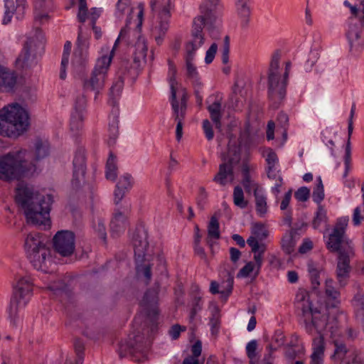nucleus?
<instances>
[{
	"label": "nucleus",
	"mask_w": 364,
	"mask_h": 364,
	"mask_svg": "<svg viewBox=\"0 0 364 364\" xmlns=\"http://www.w3.org/2000/svg\"><path fill=\"white\" fill-rule=\"evenodd\" d=\"M250 171L249 164L244 162L242 165V179L241 183L247 193H251L252 191L255 193V191H258V184L251 179Z\"/></svg>",
	"instance_id": "32"
},
{
	"label": "nucleus",
	"mask_w": 364,
	"mask_h": 364,
	"mask_svg": "<svg viewBox=\"0 0 364 364\" xmlns=\"http://www.w3.org/2000/svg\"><path fill=\"white\" fill-rule=\"evenodd\" d=\"M313 247V242L309 238H305L299 247V252L300 254H306L311 251Z\"/></svg>",
	"instance_id": "60"
},
{
	"label": "nucleus",
	"mask_w": 364,
	"mask_h": 364,
	"mask_svg": "<svg viewBox=\"0 0 364 364\" xmlns=\"http://www.w3.org/2000/svg\"><path fill=\"white\" fill-rule=\"evenodd\" d=\"M34 46L35 43L33 38H29L26 41L21 53L16 60V67L24 69L33 65L36 58V55L33 51Z\"/></svg>",
	"instance_id": "22"
},
{
	"label": "nucleus",
	"mask_w": 364,
	"mask_h": 364,
	"mask_svg": "<svg viewBox=\"0 0 364 364\" xmlns=\"http://www.w3.org/2000/svg\"><path fill=\"white\" fill-rule=\"evenodd\" d=\"M363 28V26L358 23L350 22L349 23L346 37L350 46V52L353 55H358L363 50L364 40L360 36Z\"/></svg>",
	"instance_id": "19"
},
{
	"label": "nucleus",
	"mask_w": 364,
	"mask_h": 364,
	"mask_svg": "<svg viewBox=\"0 0 364 364\" xmlns=\"http://www.w3.org/2000/svg\"><path fill=\"white\" fill-rule=\"evenodd\" d=\"M79 8L77 18L79 22L84 23L86 21L87 16V3L86 0H78Z\"/></svg>",
	"instance_id": "54"
},
{
	"label": "nucleus",
	"mask_w": 364,
	"mask_h": 364,
	"mask_svg": "<svg viewBox=\"0 0 364 364\" xmlns=\"http://www.w3.org/2000/svg\"><path fill=\"white\" fill-rule=\"evenodd\" d=\"M299 235L300 233H298L297 228H291L283 235L281 246L286 254L290 255L294 252L296 240L299 239Z\"/></svg>",
	"instance_id": "30"
},
{
	"label": "nucleus",
	"mask_w": 364,
	"mask_h": 364,
	"mask_svg": "<svg viewBox=\"0 0 364 364\" xmlns=\"http://www.w3.org/2000/svg\"><path fill=\"white\" fill-rule=\"evenodd\" d=\"M15 200L24 210L28 223L43 225L45 229L50 227V212L53 202L50 194H35L31 188L20 185L16 190Z\"/></svg>",
	"instance_id": "2"
},
{
	"label": "nucleus",
	"mask_w": 364,
	"mask_h": 364,
	"mask_svg": "<svg viewBox=\"0 0 364 364\" xmlns=\"http://www.w3.org/2000/svg\"><path fill=\"white\" fill-rule=\"evenodd\" d=\"M72 43L70 41H66L64 44L63 53L62 56V64L64 66L65 65H68L69 63V55L71 51Z\"/></svg>",
	"instance_id": "59"
},
{
	"label": "nucleus",
	"mask_w": 364,
	"mask_h": 364,
	"mask_svg": "<svg viewBox=\"0 0 364 364\" xmlns=\"http://www.w3.org/2000/svg\"><path fill=\"white\" fill-rule=\"evenodd\" d=\"M351 303L356 317L364 322V294L360 291L357 292L354 295Z\"/></svg>",
	"instance_id": "36"
},
{
	"label": "nucleus",
	"mask_w": 364,
	"mask_h": 364,
	"mask_svg": "<svg viewBox=\"0 0 364 364\" xmlns=\"http://www.w3.org/2000/svg\"><path fill=\"white\" fill-rule=\"evenodd\" d=\"M33 284L30 277L20 278L14 287L7 311L11 321L14 324L19 310L28 304L33 295Z\"/></svg>",
	"instance_id": "12"
},
{
	"label": "nucleus",
	"mask_w": 364,
	"mask_h": 364,
	"mask_svg": "<svg viewBox=\"0 0 364 364\" xmlns=\"http://www.w3.org/2000/svg\"><path fill=\"white\" fill-rule=\"evenodd\" d=\"M203 129L206 139L208 141H211L214 137V132L213 129V126L208 119H205L203 121Z\"/></svg>",
	"instance_id": "57"
},
{
	"label": "nucleus",
	"mask_w": 364,
	"mask_h": 364,
	"mask_svg": "<svg viewBox=\"0 0 364 364\" xmlns=\"http://www.w3.org/2000/svg\"><path fill=\"white\" fill-rule=\"evenodd\" d=\"M176 73L177 70L176 66L171 60H168L167 80L168 82L171 90L170 101L173 111V117H174V119L176 122H178V121L183 122V120L185 118L186 110H185V106L183 107H179V103L176 99L178 85V82L176 80Z\"/></svg>",
	"instance_id": "14"
},
{
	"label": "nucleus",
	"mask_w": 364,
	"mask_h": 364,
	"mask_svg": "<svg viewBox=\"0 0 364 364\" xmlns=\"http://www.w3.org/2000/svg\"><path fill=\"white\" fill-rule=\"evenodd\" d=\"M265 161L267 164V167H275L276 164L279 162V159L275 151L272 149L268 148L267 149L265 150Z\"/></svg>",
	"instance_id": "49"
},
{
	"label": "nucleus",
	"mask_w": 364,
	"mask_h": 364,
	"mask_svg": "<svg viewBox=\"0 0 364 364\" xmlns=\"http://www.w3.org/2000/svg\"><path fill=\"white\" fill-rule=\"evenodd\" d=\"M146 345L143 338L139 335L133 337L129 336V341L125 344L121 343L119 349V354L121 358L128 354L134 355L138 353H143L145 350Z\"/></svg>",
	"instance_id": "21"
},
{
	"label": "nucleus",
	"mask_w": 364,
	"mask_h": 364,
	"mask_svg": "<svg viewBox=\"0 0 364 364\" xmlns=\"http://www.w3.org/2000/svg\"><path fill=\"white\" fill-rule=\"evenodd\" d=\"M350 137L348 135V139L345 147V154L343 156L344 165H345V171L343 173V177H346L348 174L349 171L350 170V164H351V143H350Z\"/></svg>",
	"instance_id": "43"
},
{
	"label": "nucleus",
	"mask_w": 364,
	"mask_h": 364,
	"mask_svg": "<svg viewBox=\"0 0 364 364\" xmlns=\"http://www.w3.org/2000/svg\"><path fill=\"white\" fill-rule=\"evenodd\" d=\"M146 318L154 325L156 324L159 316V287L149 289L139 303Z\"/></svg>",
	"instance_id": "15"
},
{
	"label": "nucleus",
	"mask_w": 364,
	"mask_h": 364,
	"mask_svg": "<svg viewBox=\"0 0 364 364\" xmlns=\"http://www.w3.org/2000/svg\"><path fill=\"white\" fill-rule=\"evenodd\" d=\"M348 221V216L338 218L326 242L327 249L338 254L336 277L341 287L348 283L350 270V257L353 255L352 241L346 236Z\"/></svg>",
	"instance_id": "3"
},
{
	"label": "nucleus",
	"mask_w": 364,
	"mask_h": 364,
	"mask_svg": "<svg viewBox=\"0 0 364 364\" xmlns=\"http://www.w3.org/2000/svg\"><path fill=\"white\" fill-rule=\"evenodd\" d=\"M149 6L155 18L152 34L156 43L161 45L169 28L171 11L174 7V0H150Z\"/></svg>",
	"instance_id": "11"
},
{
	"label": "nucleus",
	"mask_w": 364,
	"mask_h": 364,
	"mask_svg": "<svg viewBox=\"0 0 364 364\" xmlns=\"http://www.w3.org/2000/svg\"><path fill=\"white\" fill-rule=\"evenodd\" d=\"M254 268V263L252 262H249L239 271L237 277H247L253 271Z\"/></svg>",
	"instance_id": "63"
},
{
	"label": "nucleus",
	"mask_w": 364,
	"mask_h": 364,
	"mask_svg": "<svg viewBox=\"0 0 364 364\" xmlns=\"http://www.w3.org/2000/svg\"><path fill=\"white\" fill-rule=\"evenodd\" d=\"M218 49V46L215 43H213L208 50L206 51L205 62L207 64H210L214 60L215 55L216 54Z\"/></svg>",
	"instance_id": "58"
},
{
	"label": "nucleus",
	"mask_w": 364,
	"mask_h": 364,
	"mask_svg": "<svg viewBox=\"0 0 364 364\" xmlns=\"http://www.w3.org/2000/svg\"><path fill=\"white\" fill-rule=\"evenodd\" d=\"M82 28L80 26L78 28V35L77 39V47L75 48L72 64L76 67H84L87 61L88 53L85 47L81 46L82 44Z\"/></svg>",
	"instance_id": "28"
},
{
	"label": "nucleus",
	"mask_w": 364,
	"mask_h": 364,
	"mask_svg": "<svg viewBox=\"0 0 364 364\" xmlns=\"http://www.w3.org/2000/svg\"><path fill=\"white\" fill-rule=\"evenodd\" d=\"M119 110L118 107H114L109 115V139L107 143L109 146H112L115 144L116 139L119 135Z\"/></svg>",
	"instance_id": "29"
},
{
	"label": "nucleus",
	"mask_w": 364,
	"mask_h": 364,
	"mask_svg": "<svg viewBox=\"0 0 364 364\" xmlns=\"http://www.w3.org/2000/svg\"><path fill=\"white\" fill-rule=\"evenodd\" d=\"M27 256L33 267L46 272L48 263L52 262L50 250L46 246L45 239L39 232H30L25 240Z\"/></svg>",
	"instance_id": "9"
},
{
	"label": "nucleus",
	"mask_w": 364,
	"mask_h": 364,
	"mask_svg": "<svg viewBox=\"0 0 364 364\" xmlns=\"http://www.w3.org/2000/svg\"><path fill=\"white\" fill-rule=\"evenodd\" d=\"M323 321L326 322L323 332L320 331V355L324 351V336H329L333 339L332 342L335 348L333 354L331 357L334 364H355L357 356L354 352L349 350L345 343L336 338L341 335L337 318L334 316H322L320 317V323Z\"/></svg>",
	"instance_id": "6"
},
{
	"label": "nucleus",
	"mask_w": 364,
	"mask_h": 364,
	"mask_svg": "<svg viewBox=\"0 0 364 364\" xmlns=\"http://www.w3.org/2000/svg\"><path fill=\"white\" fill-rule=\"evenodd\" d=\"M220 314L218 310H215L212 316L210 318L209 325L210 326L211 333L215 335L217 334L219 331L220 328Z\"/></svg>",
	"instance_id": "46"
},
{
	"label": "nucleus",
	"mask_w": 364,
	"mask_h": 364,
	"mask_svg": "<svg viewBox=\"0 0 364 364\" xmlns=\"http://www.w3.org/2000/svg\"><path fill=\"white\" fill-rule=\"evenodd\" d=\"M234 179L233 159H229L227 162L219 165V170L213 178L216 183L225 186L232 183Z\"/></svg>",
	"instance_id": "23"
},
{
	"label": "nucleus",
	"mask_w": 364,
	"mask_h": 364,
	"mask_svg": "<svg viewBox=\"0 0 364 364\" xmlns=\"http://www.w3.org/2000/svg\"><path fill=\"white\" fill-rule=\"evenodd\" d=\"M74 348L77 355L75 364H82L84 350V345L80 339L75 340L74 343Z\"/></svg>",
	"instance_id": "53"
},
{
	"label": "nucleus",
	"mask_w": 364,
	"mask_h": 364,
	"mask_svg": "<svg viewBox=\"0 0 364 364\" xmlns=\"http://www.w3.org/2000/svg\"><path fill=\"white\" fill-rule=\"evenodd\" d=\"M325 302L326 308H336L340 304L341 293L337 284L332 279L325 282Z\"/></svg>",
	"instance_id": "25"
},
{
	"label": "nucleus",
	"mask_w": 364,
	"mask_h": 364,
	"mask_svg": "<svg viewBox=\"0 0 364 364\" xmlns=\"http://www.w3.org/2000/svg\"><path fill=\"white\" fill-rule=\"evenodd\" d=\"M48 289L53 291L55 294H63L66 293L68 290V286L64 282L58 280L49 284L48 286Z\"/></svg>",
	"instance_id": "47"
},
{
	"label": "nucleus",
	"mask_w": 364,
	"mask_h": 364,
	"mask_svg": "<svg viewBox=\"0 0 364 364\" xmlns=\"http://www.w3.org/2000/svg\"><path fill=\"white\" fill-rule=\"evenodd\" d=\"M203 18H198L194 21L192 30L193 39L186 45V77L191 81L193 86L202 87L197 68L193 64L196 50L203 44L204 37L202 34Z\"/></svg>",
	"instance_id": "10"
},
{
	"label": "nucleus",
	"mask_w": 364,
	"mask_h": 364,
	"mask_svg": "<svg viewBox=\"0 0 364 364\" xmlns=\"http://www.w3.org/2000/svg\"><path fill=\"white\" fill-rule=\"evenodd\" d=\"M257 348V342L256 340H252L246 346L247 356L250 359V364H255L253 360L256 357V350Z\"/></svg>",
	"instance_id": "48"
},
{
	"label": "nucleus",
	"mask_w": 364,
	"mask_h": 364,
	"mask_svg": "<svg viewBox=\"0 0 364 364\" xmlns=\"http://www.w3.org/2000/svg\"><path fill=\"white\" fill-rule=\"evenodd\" d=\"M35 19L43 21L48 18L46 11L51 10L53 7V0H33Z\"/></svg>",
	"instance_id": "31"
},
{
	"label": "nucleus",
	"mask_w": 364,
	"mask_h": 364,
	"mask_svg": "<svg viewBox=\"0 0 364 364\" xmlns=\"http://www.w3.org/2000/svg\"><path fill=\"white\" fill-rule=\"evenodd\" d=\"M235 7L238 16L242 19V24L246 26L251 14L250 1L235 2Z\"/></svg>",
	"instance_id": "38"
},
{
	"label": "nucleus",
	"mask_w": 364,
	"mask_h": 364,
	"mask_svg": "<svg viewBox=\"0 0 364 364\" xmlns=\"http://www.w3.org/2000/svg\"><path fill=\"white\" fill-rule=\"evenodd\" d=\"M254 196L256 211L260 217H263L267 212V198L262 193H259V191H255Z\"/></svg>",
	"instance_id": "41"
},
{
	"label": "nucleus",
	"mask_w": 364,
	"mask_h": 364,
	"mask_svg": "<svg viewBox=\"0 0 364 364\" xmlns=\"http://www.w3.org/2000/svg\"><path fill=\"white\" fill-rule=\"evenodd\" d=\"M280 57L279 50L272 54L268 71V97L274 109L279 108L286 97L288 78L291 68V62H286L285 70L282 78L279 71Z\"/></svg>",
	"instance_id": "5"
},
{
	"label": "nucleus",
	"mask_w": 364,
	"mask_h": 364,
	"mask_svg": "<svg viewBox=\"0 0 364 364\" xmlns=\"http://www.w3.org/2000/svg\"><path fill=\"white\" fill-rule=\"evenodd\" d=\"M127 8L128 4L127 2H123L122 0H119L116 4V16L119 18H122Z\"/></svg>",
	"instance_id": "64"
},
{
	"label": "nucleus",
	"mask_w": 364,
	"mask_h": 364,
	"mask_svg": "<svg viewBox=\"0 0 364 364\" xmlns=\"http://www.w3.org/2000/svg\"><path fill=\"white\" fill-rule=\"evenodd\" d=\"M116 161V156L110 152L106 164L105 177L107 180L112 181H114L117 177Z\"/></svg>",
	"instance_id": "39"
},
{
	"label": "nucleus",
	"mask_w": 364,
	"mask_h": 364,
	"mask_svg": "<svg viewBox=\"0 0 364 364\" xmlns=\"http://www.w3.org/2000/svg\"><path fill=\"white\" fill-rule=\"evenodd\" d=\"M29 126L27 112L18 104L4 107L0 110V134L9 137H17Z\"/></svg>",
	"instance_id": "7"
},
{
	"label": "nucleus",
	"mask_w": 364,
	"mask_h": 364,
	"mask_svg": "<svg viewBox=\"0 0 364 364\" xmlns=\"http://www.w3.org/2000/svg\"><path fill=\"white\" fill-rule=\"evenodd\" d=\"M73 178L71 181L72 186L77 189L80 187L82 182L85 181L86 172V157L85 151L82 148H79L75 153L73 161Z\"/></svg>",
	"instance_id": "17"
},
{
	"label": "nucleus",
	"mask_w": 364,
	"mask_h": 364,
	"mask_svg": "<svg viewBox=\"0 0 364 364\" xmlns=\"http://www.w3.org/2000/svg\"><path fill=\"white\" fill-rule=\"evenodd\" d=\"M252 234L253 235V237H256L259 241H263L267 237L269 232L263 224L255 223L252 226Z\"/></svg>",
	"instance_id": "44"
},
{
	"label": "nucleus",
	"mask_w": 364,
	"mask_h": 364,
	"mask_svg": "<svg viewBox=\"0 0 364 364\" xmlns=\"http://www.w3.org/2000/svg\"><path fill=\"white\" fill-rule=\"evenodd\" d=\"M308 272L313 286V290L309 292L304 289L297 291L295 300L301 304L303 315L305 318V328L309 334L313 335L318 332L316 314H318L317 304H318V269L316 265L309 261L307 264Z\"/></svg>",
	"instance_id": "4"
},
{
	"label": "nucleus",
	"mask_w": 364,
	"mask_h": 364,
	"mask_svg": "<svg viewBox=\"0 0 364 364\" xmlns=\"http://www.w3.org/2000/svg\"><path fill=\"white\" fill-rule=\"evenodd\" d=\"M50 144L48 141L38 139L35 143V157L33 160L38 161L46 158L49 154Z\"/></svg>",
	"instance_id": "37"
},
{
	"label": "nucleus",
	"mask_w": 364,
	"mask_h": 364,
	"mask_svg": "<svg viewBox=\"0 0 364 364\" xmlns=\"http://www.w3.org/2000/svg\"><path fill=\"white\" fill-rule=\"evenodd\" d=\"M210 117L215 124L216 128H220L223 116L221 100L216 98L212 104L207 107Z\"/></svg>",
	"instance_id": "33"
},
{
	"label": "nucleus",
	"mask_w": 364,
	"mask_h": 364,
	"mask_svg": "<svg viewBox=\"0 0 364 364\" xmlns=\"http://www.w3.org/2000/svg\"><path fill=\"white\" fill-rule=\"evenodd\" d=\"M203 302L200 296H196L192 299L191 301V308L190 311V320L193 321L196 318V316L198 312H200L203 309Z\"/></svg>",
	"instance_id": "45"
},
{
	"label": "nucleus",
	"mask_w": 364,
	"mask_h": 364,
	"mask_svg": "<svg viewBox=\"0 0 364 364\" xmlns=\"http://www.w3.org/2000/svg\"><path fill=\"white\" fill-rule=\"evenodd\" d=\"M201 16H197L194 18L193 21L198 18H203L202 29L205 25V21L215 20L222 15L223 11V5L220 0H205V1L200 6ZM194 22H193V26Z\"/></svg>",
	"instance_id": "20"
},
{
	"label": "nucleus",
	"mask_w": 364,
	"mask_h": 364,
	"mask_svg": "<svg viewBox=\"0 0 364 364\" xmlns=\"http://www.w3.org/2000/svg\"><path fill=\"white\" fill-rule=\"evenodd\" d=\"M53 249L62 257L71 256L75 249V235L70 230L58 231L53 238Z\"/></svg>",
	"instance_id": "16"
},
{
	"label": "nucleus",
	"mask_w": 364,
	"mask_h": 364,
	"mask_svg": "<svg viewBox=\"0 0 364 364\" xmlns=\"http://www.w3.org/2000/svg\"><path fill=\"white\" fill-rule=\"evenodd\" d=\"M186 330V326H182L179 324H175L170 328L168 334L173 340H176L179 338L181 333L182 331H185Z\"/></svg>",
	"instance_id": "56"
},
{
	"label": "nucleus",
	"mask_w": 364,
	"mask_h": 364,
	"mask_svg": "<svg viewBox=\"0 0 364 364\" xmlns=\"http://www.w3.org/2000/svg\"><path fill=\"white\" fill-rule=\"evenodd\" d=\"M207 199V193L203 187L199 188L197 197V205L200 209H203Z\"/></svg>",
	"instance_id": "61"
},
{
	"label": "nucleus",
	"mask_w": 364,
	"mask_h": 364,
	"mask_svg": "<svg viewBox=\"0 0 364 364\" xmlns=\"http://www.w3.org/2000/svg\"><path fill=\"white\" fill-rule=\"evenodd\" d=\"M85 107V99L84 97L76 99L74 106V111L70 117V129L73 132H77L82 128L83 112Z\"/></svg>",
	"instance_id": "26"
},
{
	"label": "nucleus",
	"mask_w": 364,
	"mask_h": 364,
	"mask_svg": "<svg viewBox=\"0 0 364 364\" xmlns=\"http://www.w3.org/2000/svg\"><path fill=\"white\" fill-rule=\"evenodd\" d=\"M220 237V224L218 218L213 215L210 218V222L208 225V238L207 242H210V239L218 240Z\"/></svg>",
	"instance_id": "40"
},
{
	"label": "nucleus",
	"mask_w": 364,
	"mask_h": 364,
	"mask_svg": "<svg viewBox=\"0 0 364 364\" xmlns=\"http://www.w3.org/2000/svg\"><path fill=\"white\" fill-rule=\"evenodd\" d=\"M26 150H20L0 157V179L10 181L20 179L33 174L36 166L31 163L27 166V161L23 159L26 156Z\"/></svg>",
	"instance_id": "8"
},
{
	"label": "nucleus",
	"mask_w": 364,
	"mask_h": 364,
	"mask_svg": "<svg viewBox=\"0 0 364 364\" xmlns=\"http://www.w3.org/2000/svg\"><path fill=\"white\" fill-rule=\"evenodd\" d=\"M94 228L95 231L97 232L98 236L103 240L105 242L107 239V232L105 229V225L104 220L101 219H98L97 224H94Z\"/></svg>",
	"instance_id": "55"
},
{
	"label": "nucleus",
	"mask_w": 364,
	"mask_h": 364,
	"mask_svg": "<svg viewBox=\"0 0 364 364\" xmlns=\"http://www.w3.org/2000/svg\"><path fill=\"white\" fill-rule=\"evenodd\" d=\"M133 183V178L129 173H125L119 178L114 191V203L117 206L132 189Z\"/></svg>",
	"instance_id": "24"
},
{
	"label": "nucleus",
	"mask_w": 364,
	"mask_h": 364,
	"mask_svg": "<svg viewBox=\"0 0 364 364\" xmlns=\"http://www.w3.org/2000/svg\"><path fill=\"white\" fill-rule=\"evenodd\" d=\"M26 0H16V6H15L13 0H4L5 12L2 19L4 25L11 22L13 14L17 8H24Z\"/></svg>",
	"instance_id": "35"
},
{
	"label": "nucleus",
	"mask_w": 364,
	"mask_h": 364,
	"mask_svg": "<svg viewBox=\"0 0 364 364\" xmlns=\"http://www.w3.org/2000/svg\"><path fill=\"white\" fill-rule=\"evenodd\" d=\"M313 353L311 355V364H318V343L317 338H313Z\"/></svg>",
	"instance_id": "62"
},
{
	"label": "nucleus",
	"mask_w": 364,
	"mask_h": 364,
	"mask_svg": "<svg viewBox=\"0 0 364 364\" xmlns=\"http://www.w3.org/2000/svg\"><path fill=\"white\" fill-rule=\"evenodd\" d=\"M130 211V205L126 204L124 207L114 209L110 222V232L112 237H118L124 232L128 225V214Z\"/></svg>",
	"instance_id": "18"
},
{
	"label": "nucleus",
	"mask_w": 364,
	"mask_h": 364,
	"mask_svg": "<svg viewBox=\"0 0 364 364\" xmlns=\"http://www.w3.org/2000/svg\"><path fill=\"white\" fill-rule=\"evenodd\" d=\"M234 284V277L230 273L227 272V279L221 284L215 281H212L210 286V291L213 294H220L221 297L227 299L232 294Z\"/></svg>",
	"instance_id": "27"
},
{
	"label": "nucleus",
	"mask_w": 364,
	"mask_h": 364,
	"mask_svg": "<svg viewBox=\"0 0 364 364\" xmlns=\"http://www.w3.org/2000/svg\"><path fill=\"white\" fill-rule=\"evenodd\" d=\"M318 59V52L316 49H313L310 51L309 58L305 63V69L306 71H310L312 67L316 65Z\"/></svg>",
	"instance_id": "51"
},
{
	"label": "nucleus",
	"mask_w": 364,
	"mask_h": 364,
	"mask_svg": "<svg viewBox=\"0 0 364 364\" xmlns=\"http://www.w3.org/2000/svg\"><path fill=\"white\" fill-rule=\"evenodd\" d=\"M234 204L240 208H245L247 205V201L245 200L242 188L240 186H236L233 190Z\"/></svg>",
	"instance_id": "42"
},
{
	"label": "nucleus",
	"mask_w": 364,
	"mask_h": 364,
	"mask_svg": "<svg viewBox=\"0 0 364 364\" xmlns=\"http://www.w3.org/2000/svg\"><path fill=\"white\" fill-rule=\"evenodd\" d=\"M124 87V77L119 76L112 84L110 88V93L114 97H118Z\"/></svg>",
	"instance_id": "50"
},
{
	"label": "nucleus",
	"mask_w": 364,
	"mask_h": 364,
	"mask_svg": "<svg viewBox=\"0 0 364 364\" xmlns=\"http://www.w3.org/2000/svg\"><path fill=\"white\" fill-rule=\"evenodd\" d=\"M16 82V76L0 65V90L9 91L14 87Z\"/></svg>",
	"instance_id": "34"
},
{
	"label": "nucleus",
	"mask_w": 364,
	"mask_h": 364,
	"mask_svg": "<svg viewBox=\"0 0 364 364\" xmlns=\"http://www.w3.org/2000/svg\"><path fill=\"white\" fill-rule=\"evenodd\" d=\"M310 196V190L306 187L302 186L299 188L294 193V197L295 198L300 202H305L306 201Z\"/></svg>",
	"instance_id": "52"
},
{
	"label": "nucleus",
	"mask_w": 364,
	"mask_h": 364,
	"mask_svg": "<svg viewBox=\"0 0 364 364\" xmlns=\"http://www.w3.org/2000/svg\"><path fill=\"white\" fill-rule=\"evenodd\" d=\"M136 269L137 272H143L144 276L149 282L151 278V267L150 264L141 266L144 261L146 252L149 247L147 230L143 225L136 228L132 235Z\"/></svg>",
	"instance_id": "13"
},
{
	"label": "nucleus",
	"mask_w": 364,
	"mask_h": 364,
	"mask_svg": "<svg viewBox=\"0 0 364 364\" xmlns=\"http://www.w3.org/2000/svg\"><path fill=\"white\" fill-rule=\"evenodd\" d=\"M134 38L136 39L134 44V50L133 51V59L135 68L132 69L131 72L133 73V77L137 75L138 68L141 66V63H146L148 47L145 38L140 36L139 32L136 31H131L129 28L126 26L121 29L109 55H102L97 59L90 78L85 80L84 82L85 90L96 91V92L98 93L100 90L103 88L114 50L119 42L123 41L127 45H131Z\"/></svg>",
	"instance_id": "1"
}]
</instances>
